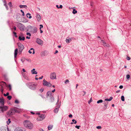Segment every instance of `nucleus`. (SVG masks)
<instances>
[{"instance_id": "f257e3e1", "label": "nucleus", "mask_w": 131, "mask_h": 131, "mask_svg": "<svg viewBox=\"0 0 131 131\" xmlns=\"http://www.w3.org/2000/svg\"><path fill=\"white\" fill-rule=\"evenodd\" d=\"M24 124L26 127L30 129H32L33 127V124L28 120L24 121Z\"/></svg>"}, {"instance_id": "f03ea898", "label": "nucleus", "mask_w": 131, "mask_h": 131, "mask_svg": "<svg viewBox=\"0 0 131 131\" xmlns=\"http://www.w3.org/2000/svg\"><path fill=\"white\" fill-rule=\"evenodd\" d=\"M26 85L28 88L32 90H34L36 88L37 84H35L34 83H27Z\"/></svg>"}, {"instance_id": "7ed1b4c3", "label": "nucleus", "mask_w": 131, "mask_h": 131, "mask_svg": "<svg viewBox=\"0 0 131 131\" xmlns=\"http://www.w3.org/2000/svg\"><path fill=\"white\" fill-rule=\"evenodd\" d=\"M17 45L19 50V53L20 54L22 52L24 48V46L20 42L18 43H17Z\"/></svg>"}, {"instance_id": "20e7f679", "label": "nucleus", "mask_w": 131, "mask_h": 131, "mask_svg": "<svg viewBox=\"0 0 131 131\" xmlns=\"http://www.w3.org/2000/svg\"><path fill=\"white\" fill-rule=\"evenodd\" d=\"M8 108V106L4 105H0V111L2 112L6 111Z\"/></svg>"}, {"instance_id": "39448f33", "label": "nucleus", "mask_w": 131, "mask_h": 131, "mask_svg": "<svg viewBox=\"0 0 131 131\" xmlns=\"http://www.w3.org/2000/svg\"><path fill=\"white\" fill-rule=\"evenodd\" d=\"M43 84L44 86L50 87L52 86V84L49 82H47L44 79L43 81Z\"/></svg>"}, {"instance_id": "423d86ee", "label": "nucleus", "mask_w": 131, "mask_h": 131, "mask_svg": "<svg viewBox=\"0 0 131 131\" xmlns=\"http://www.w3.org/2000/svg\"><path fill=\"white\" fill-rule=\"evenodd\" d=\"M50 78L51 79H56V74L54 72L51 73L50 75Z\"/></svg>"}, {"instance_id": "0eeeda50", "label": "nucleus", "mask_w": 131, "mask_h": 131, "mask_svg": "<svg viewBox=\"0 0 131 131\" xmlns=\"http://www.w3.org/2000/svg\"><path fill=\"white\" fill-rule=\"evenodd\" d=\"M18 27H19L21 31H23L25 30V27L22 24L19 23L18 25Z\"/></svg>"}, {"instance_id": "6e6552de", "label": "nucleus", "mask_w": 131, "mask_h": 131, "mask_svg": "<svg viewBox=\"0 0 131 131\" xmlns=\"http://www.w3.org/2000/svg\"><path fill=\"white\" fill-rule=\"evenodd\" d=\"M36 42L38 44L41 45L43 43V41L40 39L39 38H37L36 40Z\"/></svg>"}, {"instance_id": "1a4fd4ad", "label": "nucleus", "mask_w": 131, "mask_h": 131, "mask_svg": "<svg viewBox=\"0 0 131 131\" xmlns=\"http://www.w3.org/2000/svg\"><path fill=\"white\" fill-rule=\"evenodd\" d=\"M1 131H7V130L8 131L9 129L8 127L2 126L1 128Z\"/></svg>"}, {"instance_id": "9d476101", "label": "nucleus", "mask_w": 131, "mask_h": 131, "mask_svg": "<svg viewBox=\"0 0 131 131\" xmlns=\"http://www.w3.org/2000/svg\"><path fill=\"white\" fill-rule=\"evenodd\" d=\"M101 43H102V44L103 46L105 47H109V44L107 43L106 42L104 41L103 40H102L101 41Z\"/></svg>"}, {"instance_id": "9b49d317", "label": "nucleus", "mask_w": 131, "mask_h": 131, "mask_svg": "<svg viewBox=\"0 0 131 131\" xmlns=\"http://www.w3.org/2000/svg\"><path fill=\"white\" fill-rule=\"evenodd\" d=\"M4 100L3 97H0V105H4Z\"/></svg>"}, {"instance_id": "f8f14e48", "label": "nucleus", "mask_w": 131, "mask_h": 131, "mask_svg": "<svg viewBox=\"0 0 131 131\" xmlns=\"http://www.w3.org/2000/svg\"><path fill=\"white\" fill-rule=\"evenodd\" d=\"M47 97L49 96L50 97V96H53V94H52L51 91H48L47 93Z\"/></svg>"}, {"instance_id": "ddd939ff", "label": "nucleus", "mask_w": 131, "mask_h": 131, "mask_svg": "<svg viewBox=\"0 0 131 131\" xmlns=\"http://www.w3.org/2000/svg\"><path fill=\"white\" fill-rule=\"evenodd\" d=\"M32 27L30 26H28L27 28V30L28 32H32Z\"/></svg>"}, {"instance_id": "4468645a", "label": "nucleus", "mask_w": 131, "mask_h": 131, "mask_svg": "<svg viewBox=\"0 0 131 131\" xmlns=\"http://www.w3.org/2000/svg\"><path fill=\"white\" fill-rule=\"evenodd\" d=\"M108 104V102H106L105 101H104L103 102V104L104 105V107L103 108L104 109V110H105L106 109L107 106V105Z\"/></svg>"}, {"instance_id": "2eb2a0df", "label": "nucleus", "mask_w": 131, "mask_h": 131, "mask_svg": "<svg viewBox=\"0 0 131 131\" xmlns=\"http://www.w3.org/2000/svg\"><path fill=\"white\" fill-rule=\"evenodd\" d=\"M72 38H70L68 37H67L66 40V42L67 43H69L72 40Z\"/></svg>"}, {"instance_id": "dca6fc26", "label": "nucleus", "mask_w": 131, "mask_h": 131, "mask_svg": "<svg viewBox=\"0 0 131 131\" xmlns=\"http://www.w3.org/2000/svg\"><path fill=\"white\" fill-rule=\"evenodd\" d=\"M16 107H15L13 108H10L13 115L14 114L16 113Z\"/></svg>"}, {"instance_id": "f3484780", "label": "nucleus", "mask_w": 131, "mask_h": 131, "mask_svg": "<svg viewBox=\"0 0 131 131\" xmlns=\"http://www.w3.org/2000/svg\"><path fill=\"white\" fill-rule=\"evenodd\" d=\"M22 111L23 109L21 108H19L16 107V112L19 113Z\"/></svg>"}, {"instance_id": "a211bd4d", "label": "nucleus", "mask_w": 131, "mask_h": 131, "mask_svg": "<svg viewBox=\"0 0 131 131\" xmlns=\"http://www.w3.org/2000/svg\"><path fill=\"white\" fill-rule=\"evenodd\" d=\"M25 37L22 36H20L18 38L19 39L20 41L22 40L24 41L25 39Z\"/></svg>"}, {"instance_id": "6ab92c4d", "label": "nucleus", "mask_w": 131, "mask_h": 131, "mask_svg": "<svg viewBox=\"0 0 131 131\" xmlns=\"http://www.w3.org/2000/svg\"><path fill=\"white\" fill-rule=\"evenodd\" d=\"M22 75L23 77L26 80H29V78L27 75H26L24 73H22Z\"/></svg>"}, {"instance_id": "aec40b11", "label": "nucleus", "mask_w": 131, "mask_h": 131, "mask_svg": "<svg viewBox=\"0 0 131 131\" xmlns=\"http://www.w3.org/2000/svg\"><path fill=\"white\" fill-rule=\"evenodd\" d=\"M60 107V106L58 105L57 107L54 110V112L56 113H58V111L59 108Z\"/></svg>"}, {"instance_id": "412c9836", "label": "nucleus", "mask_w": 131, "mask_h": 131, "mask_svg": "<svg viewBox=\"0 0 131 131\" xmlns=\"http://www.w3.org/2000/svg\"><path fill=\"white\" fill-rule=\"evenodd\" d=\"M17 52H18V49H16L14 51V58H15L16 57V56L17 55Z\"/></svg>"}, {"instance_id": "4be33fe9", "label": "nucleus", "mask_w": 131, "mask_h": 131, "mask_svg": "<svg viewBox=\"0 0 131 131\" xmlns=\"http://www.w3.org/2000/svg\"><path fill=\"white\" fill-rule=\"evenodd\" d=\"M36 18L38 21H39L40 20L41 18L40 15L38 14H37L36 15Z\"/></svg>"}, {"instance_id": "5701e85b", "label": "nucleus", "mask_w": 131, "mask_h": 131, "mask_svg": "<svg viewBox=\"0 0 131 131\" xmlns=\"http://www.w3.org/2000/svg\"><path fill=\"white\" fill-rule=\"evenodd\" d=\"M39 116L43 119H44L46 117L45 115L44 114H42L39 115Z\"/></svg>"}, {"instance_id": "b1692460", "label": "nucleus", "mask_w": 131, "mask_h": 131, "mask_svg": "<svg viewBox=\"0 0 131 131\" xmlns=\"http://www.w3.org/2000/svg\"><path fill=\"white\" fill-rule=\"evenodd\" d=\"M7 115L9 116L13 115L11 110L10 109L8 112H7Z\"/></svg>"}, {"instance_id": "393cba45", "label": "nucleus", "mask_w": 131, "mask_h": 131, "mask_svg": "<svg viewBox=\"0 0 131 131\" xmlns=\"http://www.w3.org/2000/svg\"><path fill=\"white\" fill-rule=\"evenodd\" d=\"M47 52V51L45 50L44 51H43L41 53V56H44L45 55L46 53Z\"/></svg>"}, {"instance_id": "a878e982", "label": "nucleus", "mask_w": 131, "mask_h": 131, "mask_svg": "<svg viewBox=\"0 0 131 131\" xmlns=\"http://www.w3.org/2000/svg\"><path fill=\"white\" fill-rule=\"evenodd\" d=\"M32 32H37V29L36 27H32Z\"/></svg>"}, {"instance_id": "bb28decb", "label": "nucleus", "mask_w": 131, "mask_h": 131, "mask_svg": "<svg viewBox=\"0 0 131 131\" xmlns=\"http://www.w3.org/2000/svg\"><path fill=\"white\" fill-rule=\"evenodd\" d=\"M53 125H49L48 127V129L49 130H51L53 128Z\"/></svg>"}, {"instance_id": "cd10ccee", "label": "nucleus", "mask_w": 131, "mask_h": 131, "mask_svg": "<svg viewBox=\"0 0 131 131\" xmlns=\"http://www.w3.org/2000/svg\"><path fill=\"white\" fill-rule=\"evenodd\" d=\"M33 50V53H32L33 54H34L35 53V51H34V49L32 48H31L30 49V50H29V51H28V52L30 53H32V52L31 51V50Z\"/></svg>"}, {"instance_id": "c85d7f7f", "label": "nucleus", "mask_w": 131, "mask_h": 131, "mask_svg": "<svg viewBox=\"0 0 131 131\" xmlns=\"http://www.w3.org/2000/svg\"><path fill=\"white\" fill-rule=\"evenodd\" d=\"M50 102H53L54 100V97L53 96L51 95L50 96Z\"/></svg>"}, {"instance_id": "c756f323", "label": "nucleus", "mask_w": 131, "mask_h": 131, "mask_svg": "<svg viewBox=\"0 0 131 131\" xmlns=\"http://www.w3.org/2000/svg\"><path fill=\"white\" fill-rule=\"evenodd\" d=\"M113 99V97L112 96H111L110 97V99H105V101H111L112 99Z\"/></svg>"}, {"instance_id": "7c9ffc66", "label": "nucleus", "mask_w": 131, "mask_h": 131, "mask_svg": "<svg viewBox=\"0 0 131 131\" xmlns=\"http://www.w3.org/2000/svg\"><path fill=\"white\" fill-rule=\"evenodd\" d=\"M27 17L29 19H30L31 18V15L29 13H27L26 15Z\"/></svg>"}, {"instance_id": "2f4dec72", "label": "nucleus", "mask_w": 131, "mask_h": 131, "mask_svg": "<svg viewBox=\"0 0 131 131\" xmlns=\"http://www.w3.org/2000/svg\"><path fill=\"white\" fill-rule=\"evenodd\" d=\"M72 121L73 122L71 123L70 124H72L74 123L75 124L77 123V121L76 120H75L74 119H73L72 120Z\"/></svg>"}, {"instance_id": "473e14b6", "label": "nucleus", "mask_w": 131, "mask_h": 131, "mask_svg": "<svg viewBox=\"0 0 131 131\" xmlns=\"http://www.w3.org/2000/svg\"><path fill=\"white\" fill-rule=\"evenodd\" d=\"M19 7L20 8H26L27 7V6L26 5H20Z\"/></svg>"}, {"instance_id": "72a5a7b5", "label": "nucleus", "mask_w": 131, "mask_h": 131, "mask_svg": "<svg viewBox=\"0 0 131 131\" xmlns=\"http://www.w3.org/2000/svg\"><path fill=\"white\" fill-rule=\"evenodd\" d=\"M43 119L42 118H41L39 116L37 118V120L38 121H41L43 120Z\"/></svg>"}, {"instance_id": "f704fd0d", "label": "nucleus", "mask_w": 131, "mask_h": 131, "mask_svg": "<svg viewBox=\"0 0 131 131\" xmlns=\"http://www.w3.org/2000/svg\"><path fill=\"white\" fill-rule=\"evenodd\" d=\"M31 72L33 74H37V72L35 71H31Z\"/></svg>"}, {"instance_id": "c9c22d12", "label": "nucleus", "mask_w": 131, "mask_h": 131, "mask_svg": "<svg viewBox=\"0 0 131 131\" xmlns=\"http://www.w3.org/2000/svg\"><path fill=\"white\" fill-rule=\"evenodd\" d=\"M121 99L122 101H125V98L123 95H122L121 97Z\"/></svg>"}, {"instance_id": "e433bc0d", "label": "nucleus", "mask_w": 131, "mask_h": 131, "mask_svg": "<svg viewBox=\"0 0 131 131\" xmlns=\"http://www.w3.org/2000/svg\"><path fill=\"white\" fill-rule=\"evenodd\" d=\"M103 102V100H102L101 99L100 100L97 101V103L98 104H99L100 103H102Z\"/></svg>"}, {"instance_id": "4c0bfd02", "label": "nucleus", "mask_w": 131, "mask_h": 131, "mask_svg": "<svg viewBox=\"0 0 131 131\" xmlns=\"http://www.w3.org/2000/svg\"><path fill=\"white\" fill-rule=\"evenodd\" d=\"M77 13V11L75 10V9H73V11L72 12V13L74 14Z\"/></svg>"}, {"instance_id": "58836bf2", "label": "nucleus", "mask_w": 131, "mask_h": 131, "mask_svg": "<svg viewBox=\"0 0 131 131\" xmlns=\"http://www.w3.org/2000/svg\"><path fill=\"white\" fill-rule=\"evenodd\" d=\"M8 87L9 88V90L11 91L12 90V87L11 85L10 84H9L8 86Z\"/></svg>"}, {"instance_id": "ea45409f", "label": "nucleus", "mask_w": 131, "mask_h": 131, "mask_svg": "<svg viewBox=\"0 0 131 131\" xmlns=\"http://www.w3.org/2000/svg\"><path fill=\"white\" fill-rule=\"evenodd\" d=\"M8 5L10 6V7H12V5L11 2H9L8 4Z\"/></svg>"}, {"instance_id": "a19ab883", "label": "nucleus", "mask_w": 131, "mask_h": 131, "mask_svg": "<svg viewBox=\"0 0 131 131\" xmlns=\"http://www.w3.org/2000/svg\"><path fill=\"white\" fill-rule=\"evenodd\" d=\"M15 102L16 104H19V101L17 100H15Z\"/></svg>"}, {"instance_id": "79ce46f5", "label": "nucleus", "mask_w": 131, "mask_h": 131, "mask_svg": "<svg viewBox=\"0 0 131 131\" xmlns=\"http://www.w3.org/2000/svg\"><path fill=\"white\" fill-rule=\"evenodd\" d=\"M9 95V93L8 92H7L6 93V94H4V96H7Z\"/></svg>"}, {"instance_id": "37998d69", "label": "nucleus", "mask_w": 131, "mask_h": 131, "mask_svg": "<svg viewBox=\"0 0 131 131\" xmlns=\"http://www.w3.org/2000/svg\"><path fill=\"white\" fill-rule=\"evenodd\" d=\"M126 78L127 79H128L130 78V76L129 74H127L126 75Z\"/></svg>"}, {"instance_id": "c03bdc74", "label": "nucleus", "mask_w": 131, "mask_h": 131, "mask_svg": "<svg viewBox=\"0 0 131 131\" xmlns=\"http://www.w3.org/2000/svg\"><path fill=\"white\" fill-rule=\"evenodd\" d=\"M4 5L5 6L6 9L7 10H8V6H7V5H6V4H4Z\"/></svg>"}, {"instance_id": "a18cd8bd", "label": "nucleus", "mask_w": 131, "mask_h": 131, "mask_svg": "<svg viewBox=\"0 0 131 131\" xmlns=\"http://www.w3.org/2000/svg\"><path fill=\"white\" fill-rule=\"evenodd\" d=\"M12 97V96H7V99H8L9 100H10L11 99Z\"/></svg>"}, {"instance_id": "49530a36", "label": "nucleus", "mask_w": 131, "mask_h": 131, "mask_svg": "<svg viewBox=\"0 0 131 131\" xmlns=\"http://www.w3.org/2000/svg\"><path fill=\"white\" fill-rule=\"evenodd\" d=\"M8 122H7V123L8 124L10 123L11 122L10 119H8Z\"/></svg>"}, {"instance_id": "de8ad7c7", "label": "nucleus", "mask_w": 131, "mask_h": 131, "mask_svg": "<svg viewBox=\"0 0 131 131\" xmlns=\"http://www.w3.org/2000/svg\"><path fill=\"white\" fill-rule=\"evenodd\" d=\"M16 29V27L15 26H14L13 27V28H12V30H15Z\"/></svg>"}, {"instance_id": "09e8293b", "label": "nucleus", "mask_w": 131, "mask_h": 131, "mask_svg": "<svg viewBox=\"0 0 131 131\" xmlns=\"http://www.w3.org/2000/svg\"><path fill=\"white\" fill-rule=\"evenodd\" d=\"M96 128L98 129H100L101 128V127L100 126H98L96 127Z\"/></svg>"}, {"instance_id": "8fccbe9b", "label": "nucleus", "mask_w": 131, "mask_h": 131, "mask_svg": "<svg viewBox=\"0 0 131 131\" xmlns=\"http://www.w3.org/2000/svg\"><path fill=\"white\" fill-rule=\"evenodd\" d=\"M13 36H14L15 37L17 38V33H13Z\"/></svg>"}, {"instance_id": "3c124183", "label": "nucleus", "mask_w": 131, "mask_h": 131, "mask_svg": "<svg viewBox=\"0 0 131 131\" xmlns=\"http://www.w3.org/2000/svg\"><path fill=\"white\" fill-rule=\"evenodd\" d=\"M126 59L128 60H129L130 59V58L129 57H127L126 58Z\"/></svg>"}, {"instance_id": "603ef678", "label": "nucleus", "mask_w": 131, "mask_h": 131, "mask_svg": "<svg viewBox=\"0 0 131 131\" xmlns=\"http://www.w3.org/2000/svg\"><path fill=\"white\" fill-rule=\"evenodd\" d=\"M20 11L22 13H23L22 15L23 16H24L25 15V14H24V11H23V10H20Z\"/></svg>"}, {"instance_id": "864d4df0", "label": "nucleus", "mask_w": 131, "mask_h": 131, "mask_svg": "<svg viewBox=\"0 0 131 131\" xmlns=\"http://www.w3.org/2000/svg\"><path fill=\"white\" fill-rule=\"evenodd\" d=\"M43 90H44V89H42V88H41V89H40L39 90L40 91V92H43Z\"/></svg>"}, {"instance_id": "5fc2aeb1", "label": "nucleus", "mask_w": 131, "mask_h": 131, "mask_svg": "<svg viewBox=\"0 0 131 131\" xmlns=\"http://www.w3.org/2000/svg\"><path fill=\"white\" fill-rule=\"evenodd\" d=\"M80 127V126H77V125L75 126V127L78 129H79V128Z\"/></svg>"}, {"instance_id": "6e6d98bb", "label": "nucleus", "mask_w": 131, "mask_h": 131, "mask_svg": "<svg viewBox=\"0 0 131 131\" xmlns=\"http://www.w3.org/2000/svg\"><path fill=\"white\" fill-rule=\"evenodd\" d=\"M26 61L29 62H30L31 61V60L30 59H26Z\"/></svg>"}, {"instance_id": "4d7b16f0", "label": "nucleus", "mask_w": 131, "mask_h": 131, "mask_svg": "<svg viewBox=\"0 0 131 131\" xmlns=\"http://www.w3.org/2000/svg\"><path fill=\"white\" fill-rule=\"evenodd\" d=\"M123 86L122 85H120L119 86V88L120 89H122L123 88Z\"/></svg>"}, {"instance_id": "13d9d810", "label": "nucleus", "mask_w": 131, "mask_h": 131, "mask_svg": "<svg viewBox=\"0 0 131 131\" xmlns=\"http://www.w3.org/2000/svg\"><path fill=\"white\" fill-rule=\"evenodd\" d=\"M39 29H40V33H42L43 32V31H42V30H41V28H39Z\"/></svg>"}, {"instance_id": "bf43d9fd", "label": "nucleus", "mask_w": 131, "mask_h": 131, "mask_svg": "<svg viewBox=\"0 0 131 131\" xmlns=\"http://www.w3.org/2000/svg\"><path fill=\"white\" fill-rule=\"evenodd\" d=\"M69 82V80L68 79H67L66 80V81L65 82V83H66L67 82Z\"/></svg>"}, {"instance_id": "052dcab7", "label": "nucleus", "mask_w": 131, "mask_h": 131, "mask_svg": "<svg viewBox=\"0 0 131 131\" xmlns=\"http://www.w3.org/2000/svg\"><path fill=\"white\" fill-rule=\"evenodd\" d=\"M91 100H92V98H91L90 100L88 101V103L89 104H90V103L92 101Z\"/></svg>"}, {"instance_id": "680f3d73", "label": "nucleus", "mask_w": 131, "mask_h": 131, "mask_svg": "<svg viewBox=\"0 0 131 131\" xmlns=\"http://www.w3.org/2000/svg\"><path fill=\"white\" fill-rule=\"evenodd\" d=\"M27 35H29V36H31L30 33H26Z\"/></svg>"}, {"instance_id": "e2e57ef3", "label": "nucleus", "mask_w": 131, "mask_h": 131, "mask_svg": "<svg viewBox=\"0 0 131 131\" xmlns=\"http://www.w3.org/2000/svg\"><path fill=\"white\" fill-rule=\"evenodd\" d=\"M62 8V5H60L59 6V8Z\"/></svg>"}, {"instance_id": "0e129e2a", "label": "nucleus", "mask_w": 131, "mask_h": 131, "mask_svg": "<svg viewBox=\"0 0 131 131\" xmlns=\"http://www.w3.org/2000/svg\"><path fill=\"white\" fill-rule=\"evenodd\" d=\"M69 117H72V115L71 114H70L69 115Z\"/></svg>"}, {"instance_id": "69168bd1", "label": "nucleus", "mask_w": 131, "mask_h": 131, "mask_svg": "<svg viewBox=\"0 0 131 131\" xmlns=\"http://www.w3.org/2000/svg\"><path fill=\"white\" fill-rule=\"evenodd\" d=\"M18 131H23V130L21 129H19Z\"/></svg>"}, {"instance_id": "338daca9", "label": "nucleus", "mask_w": 131, "mask_h": 131, "mask_svg": "<svg viewBox=\"0 0 131 131\" xmlns=\"http://www.w3.org/2000/svg\"><path fill=\"white\" fill-rule=\"evenodd\" d=\"M43 76H41V77H40L39 78V79H42L43 78Z\"/></svg>"}, {"instance_id": "774afa93", "label": "nucleus", "mask_w": 131, "mask_h": 131, "mask_svg": "<svg viewBox=\"0 0 131 131\" xmlns=\"http://www.w3.org/2000/svg\"><path fill=\"white\" fill-rule=\"evenodd\" d=\"M120 91V90H117V91H116V93H118Z\"/></svg>"}]
</instances>
